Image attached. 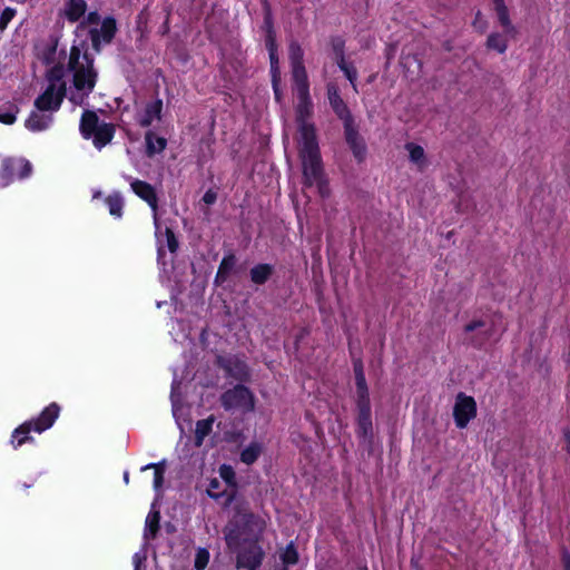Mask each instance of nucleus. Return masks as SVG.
<instances>
[{
  "label": "nucleus",
  "mask_w": 570,
  "mask_h": 570,
  "mask_svg": "<svg viewBox=\"0 0 570 570\" xmlns=\"http://www.w3.org/2000/svg\"><path fill=\"white\" fill-rule=\"evenodd\" d=\"M14 10L7 8L3 10L1 17H0V28L4 29L8 24V22L13 18Z\"/></svg>",
  "instance_id": "nucleus-39"
},
{
  "label": "nucleus",
  "mask_w": 570,
  "mask_h": 570,
  "mask_svg": "<svg viewBox=\"0 0 570 570\" xmlns=\"http://www.w3.org/2000/svg\"><path fill=\"white\" fill-rule=\"evenodd\" d=\"M32 165L23 158H7L0 168V187L4 188L17 179L31 175Z\"/></svg>",
  "instance_id": "nucleus-7"
},
{
  "label": "nucleus",
  "mask_w": 570,
  "mask_h": 570,
  "mask_svg": "<svg viewBox=\"0 0 570 570\" xmlns=\"http://www.w3.org/2000/svg\"><path fill=\"white\" fill-rule=\"evenodd\" d=\"M356 406H357V433L364 439H371L373 424L371 417V404L365 376L361 365L355 366Z\"/></svg>",
  "instance_id": "nucleus-5"
},
{
  "label": "nucleus",
  "mask_w": 570,
  "mask_h": 570,
  "mask_svg": "<svg viewBox=\"0 0 570 570\" xmlns=\"http://www.w3.org/2000/svg\"><path fill=\"white\" fill-rule=\"evenodd\" d=\"M405 150L407 151L410 161L417 170L423 171L429 166V159L422 146L414 142H407L405 145Z\"/></svg>",
  "instance_id": "nucleus-19"
},
{
  "label": "nucleus",
  "mask_w": 570,
  "mask_h": 570,
  "mask_svg": "<svg viewBox=\"0 0 570 570\" xmlns=\"http://www.w3.org/2000/svg\"><path fill=\"white\" fill-rule=\"evenodd\" d=\"M327 98L331 107L335 111V114L344 121V125L347 122H353L352 116L346 104L340 96L338 88L336 85H328L327 87Z\"/></svg>",
  "instance_id": "nucleus-13"
},
{
  "label": "nucleus",
  "mask_w": 570,
  "mask_h": 570,
  "mask_svg": "<svg viewBox=\"0 0 570 570\" xmlns=\"http://www.w3.org/2000/svg\"><path fill=\"white\" fill-rule=\"evenodd\" d=\"M100 122L95 112L86 111L82 115L80 122V130L85 138H90L92 134L98 129Z\"/></svg>",
  "instance_id": "nucleus-22"
},
{
  "label": "nucleus",
  "mask_w": 570,
  "mask_h": 570,
  "mask_svg": "<svg viewBox=\"0 0 570 570\" xmlns=\"http://www.w3.org/2000/svg\"><path fill=\"white\" fill-rule=\"evenodd\" d=\"M476 416V403L472 396L459 393L453 406V417L456 428L464 429Z\"/></svg>",
  "instance_id": "nucleus-9"
},
{
  "label": "nucleus",
  "mask_w": 570,
  "mask_h": 570,
  "mask_svg": "<svg viewBox=\"0 0 570 570\" xmlns=\"http://www.w3.org/2000/svg\"><path fill=\"white\" fill-rule=\"evenodd\" d=\"M220 478L230 487H236V473L230 465L223 464L219 468Z\"/></svg>",
  "instance_id": "nucleus-33"
},
{
  "label": "nucleus",
  "mask_w": 570,
  "mask_h": 570,
  "mask_svg": "<svg viewBox=\"0 0 570 570\" xmlns=\"http://www.w3.org/2000/svg\"><path fill=\"white\" fill-rule=\"evenodd\" d=\"M16 114L17 111H10L6 114L0 115V122L11 125L16 121Z\"/></svg>",
  "instance_id": "nucleus-41"
},
{
  "label": "nucleus",
  "mask_w": 570,
  "mask_h": 570,
  "mask_svg": "<svg viewBox=\"0 0 570 570\" xmlns=\"http://www.w3.org/2000/svg\"><path fill=\"white\" fill-rule=\"evenodd\" d=\"M147 560V551L145 549L139 550L136 552L132 557V563L135 567V570H141V567Z\"/></svg>",
  "instance_id": "nucleus-36"
},
{
  "label": "nucleus",
  "mask_w": 570,
  "mask_h": 570,
  "mask_svg": "<svg viewBox=\"0 0 570 570\" xmlns=\"http://www.w3.org/2000/svg\"><path fill=\"white\" fill-rule=\"evenodd\" d=\"M146 145H147V151L149 155L160 153L166 147V139L163 137H158L151 131H148L146 134Z\"/></svg>",
  "instance_id": "nucleus-28"
},
{
  "label": "nucleus",
  "mask_w": 570,
  "mask_h": 570,
  "mask_svg": "<svg viewBox=\"0 0 570 570\" xmlns=\"http://www.w3.org/2000/svg\"><path fill=\"white\" fill-rule=\"evenodd\" d=\"M154 224L158 244V259L160 261L164 256L165 248H167L170 253H175L178 247V243L170 228L161 227L158 220V215H155Z\"/></svg>",
  "instance_id": "nucleus-10"
},
{
  "label": "nucleus",
  "mask_w": 570,
  "mask_h": 570,
  "mask_svg": "<svg viewBox=\"0 0 570 570\" xmlns=\"http://www.w3.org/2000/svg\"><path fill=\"white\" fill-rule=\"evenodd\" d=\"M265 528L266 522L245 505L237 508L224 530L228 548L236 553L237 568H259L265 556L259 539Z\"/></svg>",
  "instance_id": "nucleus-2"
},
{
  "label": "nucleus",
  "mask_w": 570,
  "mask_h": 570,
  "mask_svg": "<svg viewBox=\"0 0 570 570\" xmlns=\"http://www.w3.org/2000/svg\"><path fill=\"white\" fill-rule=\"evenodd\" d=\"M266 45H267V48H268V51H269L271 69H272V72H273L274 92H275L276 99L279 100V92H278L277 80H276V72L278 70V57H277V53H276V47H275V43H274V39L272 38V35H268Z\"/></svg>",
  "instance_id": "nucleus-23"
},
{
  "label": "nucleus",
  "mask_w": 570,
  "mask_h": 570,
  "mask_svg": "<svg viewBox=\"0 0 570 570\" xmlns=\"http://www.w3.org/2000/svg\"><path fill=\"white\" fill-rule=\"evenodd\" d=\"M484 323L482 321H473L465 325L466 332H473L480 327H482Z\"/></svg>",
  "instance_id": "nucleus-42"
},
{
  "label": "nucleus",
  "mask_w": 570,
  "mask_h": 570,
  "mask_svg": "<svg viewBox=\"0 0 570 570\" xmlns=\"http://www.w3.org/2000/svg\"><path fill=\"white\" fill-rule=\"evenodd\" d=\"M281 558H282L283 563L286 564V566H293V564H295L297 562L298 554H297V551L294 548L293 543H289L285 548V550L283 551Z\"/></svg>",
  "instance_id": "nucleus-34"
},
{
  "label": "nucleus",
  "mask_w": 570,
  "mask_h": 570,
  "mask_svg": "<svg viewBox=\"0 0 570 570\" xmlns=\"http://www.w3.org/2000/svg\"><path fill=\"white\" fill-rule=\"evenodd\" d=\"M203 200H204L206 204L210 205V204L215 203V200H216V194H215V193H213V191H210V190H208V191H206V193H205V195H204V197H203Z\"/></svg>",
  "instance_id": "nucleus-43"
},
{
  "label": "nucleus",
  "mask_w": 570,
  "mask_h": 570,
  "mask_svg": "<svg viewBox=\"0 0 570 570\" xmlns=\"http://www.w3.org/2000/svg\"><path fill=\"white\" fill-rule=\"evenodd\" d=\"M289 60L292 63V76L294 82L301 83V90H305V81H307V75L305 67L303 66V50L299 45L293 42L289 45Z\"/></svg>",
  "instance_id": "nucleus-11"
},
{
  "label": "nucleus",
  "mask_w": 570,
  "mask_h": 570,
  "mask_svg": "<svg viewBox=\"0 0 570 570\" xmlns=\"http://www.w3.org/2000/svg\"><path fill=\"white\" fill-rule=\"evenodd\" d=\"M263 451V446L258 442L249 443L240 453V461L247 465L253 464Z\"/></svg>",
  "instance_id": "nucleus-25"
},
{
  "label": "nucleus",
  "mask_w": 570,
  "mask_h": 570,
  "mask_svg": "<svg viewBox=\"0 0 570 570\" xmlns=\"http://www.w3.org/2000/svg\"><path fill=\"white\" fill-rule=\"evenodd\" d=\"M247 569H248V570H257L258 568H253V569H252V568H247Z\"/></svg>",
  "instance_id": "nucleus-47"
},
{
  "label": "nucleus",
  "mask_w": 570,
  "mask_h": 570,
  "mask_svg": "<svg viewBox=\"0 0 570 570\" xmlns=\"http://www.w3.org/2000/svg\"><path fill=\"white\" fill-rule=\"evenodd\" d=\"M105 202L111 216L115 218H120L122 216L124 198L119 193H112Z\"/></svg>",
  "instance_id": "nucleus-24"
},
{
  "label": "nucleus",
  "mask_w": 570,
  "mask_h": 570,
  "mask_svg": "<svg viewBox=\"0 0 570 570\" xmlns=\"http://www.w3.org/2000/svg\"><path fill=\"white\" fill-rule=\"evenodd\" d=\"M344 129L346 142L352 149L355 158H357L358 161H362L366 155V146L364 144V140L358 136L357 131L353 126V122L345 124Z\"/></svg>",
  "instance_id": "nucleus-14"
},
{
  "label": "nucleus",
  "mask_w": 570,
  "mask_h": 570,
  "mask_svg": "<svg viewBox=\"0 0 570 570\" xmlns=\"http://www.w3.org/2000/svg\"><path fill=\"white\" fill-rule=\"evenodd\" d=\"M294 90L297 96L296 118L299 130V156L303 167L304 183L307 186H316L322 196L327 195L328 189L323 178V168L321 163L318 144L316 140L315 128L307 122L312 112V102L309 100L308 81H305V90H301V83L294 82Z\"/></svg>",
  "instance_id": "nucleus-3"
},
{
  "label": "nucleus",
  "mask_w": 570,
  "mask_h": 570,
  "mask_svg": "<svg viewBox=\"0 0 570 570\" xmlns=\"http://www.w3.org/2000/svg\"><path fill=\"white\" fill-rule=\"evenodd\" d=\"M125 178L130 183L132 191L151 207L154 216L157 215V196L153 186L129 176H125Z\"/></svg>",
  "instance_id": "nucleus-12"
},
{
  "label": "nucleus",
  "mask_w": 570,
  "mask_h": 570,
  "mask_svg": "<svg viewBox=\"0 0 570 570\" xmlns=\"http://www.w3.org/2000/svg\"><path fill=\"white\" fill-rule=\"evenodd\" d=\"M161 109V100H155L147 104L138 115V122L144 127L150 126L154 121L160 119Z\"/></svg>",
  "instance_id": "nucleus-18"
},
{
  "label": "nucleus",
  "mask_w": 570,
  "mask_h": 570,
  "mask_svg": "<svg viewBox=\"0 0 570 570\" xmlns=\"http://www.w3.org/2000/svg\"><path fill=\"white\" fill-rule=\"evenodd\" d=\"M272 274V267L267 264H259L250 269V279L255 284L265 283Z\"/></svg>",
  "instance_id": "nucleus-29"
},
{
  "label": "nucleus",
  "mask_w": 570,
  "mask_h": 570,
  "mask_svg": "<svg viewBox=\"0 0 570 570\" xmlns=\"http://www.w3.org/2000/svg\"><path fill=\"white\" fill-rule=\"evenodd\" d=\"M59 412V405L57 403H51L40 413V415L36 420L21 424L12 433V445L14 448H18L21 446L23 443L31 441L32 438L29 436V433L31 431L41 433L50 429L53 425L55 421L58 419Z\"/></svg>",
  "instance_id": "nucleus-6"
},
{
  "label": "nucleus",
  "mask_w": 570,
  "mask_h": 570,
  "mask_svg": "<svg viewBox=\"0 0 570 570\" xmlns=\"http://www.w3.org/2000/svg\"><path fill=\"white\" fill-rule=\"evenodd\" d=\"M564 568L566 570H570V556L564 557Z\"/></svg>",
  "instance_id": "nucleus-44"
},
{
  "label": "nucleus",
  "mask_w": 570,
  "mask_h": 570,
  "mask_svg": "<svg viewBox=\"0 0 570 570\" xmlns=\"http://www.w3.org/2000/svg\"><path fill=\"white\" fill-rule=\"evenodd\" d=\"M100 194H101L100 191H96V193H94V196H92V197H94V198H97V197H99V196H100Z\"/></svg>",
  "instance_id": "nucleus-46"
},
{
  "label": "nucleus",
  "mask_w": 570,
  "mask_h": 570,
  "mask_svg": "<svg viewBox=\"0 0 570 570\" xmlns=\"http://www.w3.org/2000/svg\"><path fill=\"white\" fill-rule=\"evenodd\" d=\"M158 523H159V512L158 511H150L146 518V525H145V539H148L149 537H154L158 530Z\"/></svg>",
  "instance_id": "nucleus-31"
},
{
  "label": "nucleus",
  "mask_w": 570,
  "mask_h": 570,
  "mask_svg": "<svg viewBox=\"0 0 570 570\" xmlns=\"http://www.w3.org/2000/svg\"><path fill=\"white\" fill-rule=\"evenodd\" d=\"M219 487H220V482L218 479H212L210 482H209V485L207 488V493L209 497L212 498H218L219 497Z\"/></svg>",
  "instance_id": "nucleus-38"
},
{
  "label": "nucleus",
  "mask_w": 570,
  "mask_h": 570,
  "mask_svg": "<svg viewBox=\"0 0 570 570\" xmlns=\"http://www.w3.org/2000/svg\"><path fill=\"white\" fill-rule=\"evenodd\" d=\"M154 469V481L153 487L155 491L159 492L164 483L165 462L149 463L141 468V471Z\"/></svg>",
  "instance_id": "nucleus-27"
},
{
  "label": "nucleus",
  "mask_w": 570,
  "mask_h": 570,
  "mask_svg": "<svg viewBox=\"0 0 570 570\" xmlns=\"http://www.w3.org/2000/svg\"><path fill=\"white\" fill-rule=\"evenodd\" d=\"M473 27L480 32H484L488 27L487 20L484 19L480 11L475 13Z\"/></svg>",
  "instance_id": "nucleus-37"
},
{
  "label": "nucleus",
  "mask_w": 570,
  "mask_h": 570,
  "mask_svg": "<svg viewBox=\"0 0 570 570\" xmlns=\"http://www.w3.org/2000/svg\"><path fill=\"white\" fill-rule=\"evenodd\" d=\"M67 71L72 73L76 90L71 92L70 100L73 104L81 105L85 97L92 91L97 79L92 59L87 52L85 42L71 47L67 69L63 63H58L48 71L47 85L43 92L35 101L36 108L48 110L49 112H55L59 109L66 95L65 75Z\"/></svg>",
  "instance_id": "nucleus-1"
},
{
  "label": "nucleus",
  "mask_w": 570,
  "mask_h": 570,
  "mask_svg": "<svg viewBox=\"0 0 570 570\" xmlns=\"http://www.w3.org/2000/svg\"><path fill=\"white\" fill-rule=\"evenodd\" d=\"M515 36L507 35L503 29V33L492 32L489 35L487 39V48L490 50H494L499 53H504L508 49V40L509 38H514Z\"/></svg>",
  "instance_id": "nucleus-20"
},
{
  "label": "nucleus",
  "mask_w": 570,
  "mask_h": 570,
  "mask_svg": "<svg viewBox=\"0 0 570 570\" xmlns=\"http://www.w3.org/2000/svg\"><path fill=\"white\" fill-rule=\"evenodd\" d=\"M209 561V552L206 549H198L195 556L194 567L196 570H204Z\"/></svg>",
  "instance_id": "nucleus-35"
},
{
  "label": "nucleus",
  "mask_w": 570,
  "mask_h": 570,
  "mask_svg": "<svg viewBox=\"0 0 570 570\" xmlns=\"http://www.w3.org/2000/svg\"><path fill=\"white\" fill-rule=\"evenodd\" d=\"M124 481L126 484H128V482H129V473L128 472L124 473Z\"/></svg>",
  "instance_id": "nucleus-45"
},
{
  "label": "nucleus",
  "mask_w": 570,
  "mask_h": 570,
  "mask_svg": "<svg viewBox=\"0 0 570 570\" xmlns=\"http://www.w3.org/2000/svg\"><path fill=\"white\" fill-rule=\"evenodd\" d=\"M235 266V257L233 255L226 256L223 258L217 275L216 281L224 282L229 273L233 271Z\"/></svg>",
  "instance_id": "nucleus-32"
},
{
  "label": "nucleus",
  "mask_w": 570,
  "mask_h": 570,
  "mask_svg": "<svg viewBox=\"0 0 570 570\" xmlns=\"http://www.w3.org/2000/svg\"><path fill=\"white\" fill-rule=\"evenodd\" d=\"M178 385H179V382L177 381L176 377H174L173 384H171V402H173V413H174V415H176L177 411H178L177 400H176V391L178 390Z\"/></svg>",
  "instance_id": "nucleus-40"
},
{
  "label": "nucleus",
  "mask_w": 570,
  "mask_h": 570,
  "mask_svg": "<svg viewBox=\"0 0 570 570\" xmlns=\"http://www.w3.org/2000/svg\"><path fill=\"white\" fill-rule=\"evenodd\" d=\"M222 402L227 410H240L243 412L252 411L254 409L253 394L243 385L235 386L225 392L222 396Z\"/></svg>",
  "instance_id": "nucleus-8"
},
{
  "label": "nucleus",
  "mask_w": 570,
  "mask_h": 570,
  "mask_svg": "<svg viewBox=\"0 0 570 570\" xmlns=\"http://www.w3.org/2000/svg\"><path fill=\"white\" fill-rule=\"evenodd\" d=\"M114 136V127L108 124H100L98 129L92 134L94 145L100 149L106 146Z\"/></svg>",
  "instance_id": "nucleus-21"
},
{
  "label": "nucleus",
  "mask_w": 570,
  "mask_h": 570,
  "mask_svg": "<svg viewBox=\"0 0 570 570\" xmlns=\"http://www.w3.org/2000/svg\"><path fill=\"white\" fill-rule=\"evenodd\" d=\"M85 0H68L63 7V14L70 22L82 21L77 31H87L94 48L98 51L101 43H108L116 31V22L112 18L101 20L96 11L88 12Z\"/></svg>",
  "instance_id": "nucleus-4"
},
{
  "label": "nucleus",
  "mask_w": 570,
  "mask_h": 570,
  "mask_svg": "<svg viewBox=\"0 0 570 570\" xmlns=\"http://www.w3.org/2000/svg\"><path fill=\"white\" fill-rule=\"evenodd\" d=\"M226 370L237 380H245L248 376L247 365L238 360H228Z\"/></svg>",
  "instance_id": "nucleus-26"
},
{
  "label": "nucleus",
  "mask_w": 570,
  "mask_h": 570,
  "mask_svg": "<svg viewBox=\"0 0 570 570\" xmlns=\"http://www.w3.org/2000/svg\"><path fill=\"white\" fill-rule=\"evenodd\" d=\"M213 422H214L213 417H209V419H206V420H200V421L197 422L196 430H195L196 445L197 446L202 445L204 439L212 431Z\"/></svg>",
  "instance_id": "nucleus-30"
},
{
  "label": "nucleus",
  "mask_w": 570,
  "mask_h": 570,
  "mask_svg": "<svg viewBox=\"0 0 570 570\" xmlns=\"http://www.w3.org/2000/svg\"><path fill=\"white\" fill-rule=\"evenodd\" d=\"M333 48L335 51V58H336L340 69L344 72L345 77L348 79V81L353 86L354 90H356L355 81L357 78V72H356V69L352 65H350L345 61V58L343 55V41L340 39L335 40L333 42Z\"/></svg>",
  "instance_id": "nucleus-15"
},
{
  "label": "nucleus",
  "mask_w": 570,
  "mask_h": 570,
  "mask_svg": "<svg viewBox=\"0 0 570 570\" xmlns=\"http://www.w3.org/2000/svg\"><path fill=\"white\" fill-rule=\"evenodd\" d=\"M52 112L48 110H39L36 108L26 120L27 129L31 131H41L47 129L52 122Z\"/></svg>",
  "instance_id": "nucleus-16"
},
{
  "label": "nucleus",
  "mask_w": 570,
  "mask_h": 570,
  "mask_svg": "<svg viewBox=\"0 0 570 570\" xmlns=\"http://www.w3.org/2000/svg\"><path fill=\"white\" fill-rule=\"evenodd\" d=\"M492 2L500 26L505 30L507 35L517 36L518 30L510 19L509 10L504 4V1L492 0Z\"/></svg>",
  "instance_id": "nucleus-17"
}]
</instances>
